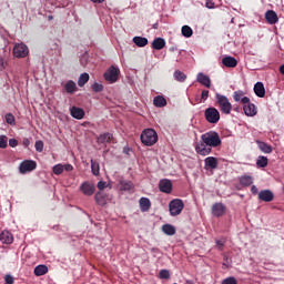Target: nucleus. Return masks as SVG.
Wrapping results in <instances>:
<instances>
[{
	"label": "nucleus",
	"mask_w": 284,
	"mask_h": 284,
	"mask_svg": "<svg viewBox=\"0 0 284 284\" xmlns=\"http://www.w3.org/2000/svg\"><path fill=\"white\" fill-rule=\"evenodd\" d=\"M221 143V135L216 131H209L201 135V141L195 144V152L200 156H207L212 154V148H219Z\"/></svg>",
	"instance_id": "f257e3e1"
},
{
	"label": "nucleus",
	"mask_w": 284,
	"mask_h": 284,
	"mask_svg": "<svg viewBox=\"0 0 284 284\" xmlns=\"http://www.w3.org/2000/svg\"><path fill=\"white\" fill-rule=\"evenodd\" d=\"M215 99H216V104L219 106V110L222 112V114L232 113V103L230 102V99H227V97L221 93H216Z\"/></svg>",
	"instance_id": "f03ea898"
},
{
	"label": "nucleus",
	"mask_w": 284,
	"mask_h": 284,
	"mask_svg": "<svg viewBox=\"0 0 284 284\" xmlns=\"http://www.w3.org/2000/svg\"><path fill=\"white\" fill-rule=\"evenodd\" d=\"M140 139L143 145L152 146L159 141V135L154 129H146L141 133Z\"/></svg>",
	"instance_id": "7ed1b4c3"
},
{
	"label": "nucleus",
	"mask_w": 284,
	"mask_h": 284,
	"mask_svg": "<svg viewBox=\"0 0 284 284\" xmlns=\"http://www.w3.org/2000/svg\"><path fill=\"white\" fill-rule=\"evenodd\" d=\"M185 203L181 199H174L169 203V211L171 216H179L183 212Z\"/></svg>",
	"instance_id": "20e7f679"
},
{
	"label": "nucleus",
	"mask_w": 284,
	"mask_h": 284,
	"mask_svg": "<svg viewBox=\"0 0 284 284\" xmlns=\"http://www.w3.org/2000/svg\"><path fill=\"white\" fill-rule=\"evenodd\" d=\"M204 116L207 123L216 124L221 121V113L214 106L207 108L204 111Z\"/></svg>",
	"instance_id": "39448f33"
},
{
	"label": "nucleus",
	"mask_w": 284,
	"mask_h": 284,
	"mask_svg": "<svg viewBox=\"0 0 284 284\" xmlns=\"http://www.w3.org/2000/svg\"><path fill=\"white\" fill-rule=\"evenodd\" d=\"M119 74H121V70L114 65H111L104 73V79L109 83H116L119 81Z\"/></svg>",
	"instance_id": "423d86ee"
},
{
	"label": "nucleus",
	"mask_w": 284,
	"mask_h": 284,
	"mask_svg": "<svg viewBox=\"0 0 284 284\" xmlns=\"http://www.w3.org/2000/svg\"><path fill=\"white\" fill-rule=\"evenodd\" d=\"M37 170V162L34 160H24L19 165L20 174H28V172H34Z\"/></svg>",
	"instance_id": "0eeeda50"
},
{
	"label": "nucleus",
	"mask_w": 284,
	"mask_h": 284,
	"mask_svg": "<svg viewBox=\"0 0 284 284\" xmlns=\"http://www.w3.org/2000/svg\"><path fill=\"white\" fill-rule=\"evenodd\" d=\"M13 57L17 59H26L28 57L30 50L28 49V45L26 43H18L13 47Z\"/></svg>",
	"instance_id": "6e6552de"
},
{
	"label": "nucleus",
	"mask_w": 284,
	"mask_h": 284,
	"mask_svg": "<svg viewBox=\"0 0 284 284\" xmlns=\"http://www.w3.org/2000/svg\"><path fill=\"white\" fill-rule=\"evenodd\" d=\"M111 199L112 197L110 196V194H108L103 191H100V192L95 193V195H94L97 205H101V206L108 205V201H111Z\"/></svg>",
	"instance_id": "1a4fd4ad"
},
{
	"label": "nucleus",
	"mask_w": 284,
	"mask_h": 284,
	"mask_svg": "<svg viewBox=\"0 0 284 284\" xmlns=\"http://www.w3.org/2000/svg\"><path fill=\"white\" fill-rule=\"evenodd\" d=\"M227 211V206L225 204L217 202L212 205V214L213 216H216L217 219L225 215V212Z\"/></svg>",
	"instance_id": "9d476101"
},
{
	"label": "nucleus",
	"mask_w": 284,
	"mask_h": 284,
	"mask_svg": "<svg viewBox=\"0 0 284 284\" xmlns=\"http://www.w3.org/2000/svg\"><path fill=\"white\" fill-rule=\"evenodd\" d=\"M80 191L82 192V194H84V196H92V194L97 192V187L91 182H83L80 185Z\"/></svg>",
	"instance_id": "9b49d317"
},
{
	"label": "nucleus",
	"mask_w": 284,
	"mask_h": 284,
	"mask_svg": "<svg viewBox=\"0 0 284 284\" xmlns=\"http://www.w3.org/2000/svg\"><path fill=\"white\" fill-rule=\"evenodd\" d=\"M121 192H134V183L130 180L119 181Z\"/></svg>",
	"instance_id": "f8f14e48"
},
{
	"label": "nucleus",
	"mask_w": 284,
	"mask_h": 284,
	"mask_svg": "<svg viewBox=\"0 0 284 284\" xmlns=\"http://www.w3.org/2000/svg\"><path fill=\"white\" fill-rule=\"evenodd\" d=\"M159 190L164 194H172V181L161 180L159 183Z\"/></svg>",
	"instance_id": "ddd939ff"
},
{
	"label": "nucleus",
	"mask_w": 284,
	"mask_h": 284,
	"mask_svg": "<svg viewBox=\"0 0 284 284\" xmlns=\"http://www.w3.org/2000/svg\"><path fill=\"white\" fill-rule=\"evenodd\" d=\"M260 201H264V203H272L274 201V193L270 190H263L258 193Z\"/></svg>",
	"instance_id": "4468645a"
},
{
	"label": "nucleus",
	"mask_w": 284,
	"mask_h": 284,
	"mask_svg": "<svg viewBox=\"0 0 284 284\" xmlns=\"http://www.w3.org/2000/svg\"><path fill=\"white\" fill-rule=\"evenodd\" d=\"M205 170H216L219 168V159L209 156L204 160Z\"/></svg>",
	"instance_id": "2eb2a0df"
},
{
	"label": "nucleus",
	"mask_w": 284,
	"mask_h": 284,
	"mask_svg": "<svg viewBox=\"0 0 284 284\" xmlns=\"http://www.w3.org/2000/svg\"><path fill=\"white\" fill-rule=\"evenodd\" d=\"M0 241L4 245H12V243L14 242V236H12V233H10L9 231H2L0 234Z\"/></svg>",
	"instance_id": "dca6fc26"
},
{
	"label": "nucleus",
	"mask_w": 284,
	"mask_h": 284,
	"mask_svg": "<svg viewBox=\"0 0 284 284\" xmlns=\"http://www.w3.org/2000/svg\"><path fill=\"white\" fill-rule=\"evenodd\" d=\"M265 20L270 26H274L278 23V14H276V11L274 10H267L265 13Z\"/></svg>",
	"instance_id": "f3484780"
},
{
	"label": "nucleus",
	"mask_w": 284,
	"mask_h": 284,
	"mask_svg": "<svg viewBox=\"0 0 284 284\" xmlns=\"http://www.w3.org/2000/svg\"><path fill=\"white\" fill-rule=\"evenodd\" d=\"M222 64L225 68H236L239 65V61L236 60V58H234L232 55H225L222 59Z\"/></svg>",
	"instance_id": "a211bd4d"
},
{
	"label": "nucleus",
	"mask_w": 284,
	"mask_h": 284,
	"mask_svg": "<svg viewBox=\"0 0 284 284\" xmlns=\"http://www.w3.org/2000/svg\"><path fill=\"white\" fill-rule=\"evenodd\" d=\"M70 114L73 119L81 121L85 116V111L79 106H72L70 109Z\"/></svg>",
	"instance_id": "6ab92c4d"
},
{
	"label": "nucleus",
	"mask_w": 284,
	"mask_h": 284,
	"mask_svg": "<svg viewBox=\"0 0 284 284\" xmlns=\"http://www.w3.org/2000/svg\"><path fill=\"white\" fill-rule=\"evenodd\" d=\"M196 81L201 83V85H204V88H211L212 85V80H210V77L205 75V73H199Z\"/></svg>",
	"instance_id": "aec40b11"
},
{
	"label": "nucleus",
	"mask_w": 284,
	"mask_h": 284,
	"mask_svg": "<svg viewBox=\"0 0 284 284\" xmlns=\"http://www.w3.org/2000/svg\"><path fill=\"white\" fill-rule=\"evenodd\" d=\"M243 110H244V113L246 114V116H256V105H254V103H248V104H245L243 106Z\"/></svg>",
	"instance_id": "412c9836"
},
{
	"label": "nucleus",
	"mask_w": 284,
	"mask_h": 284,
	"mask_svg": "<svg viewBox=\"0 0 284 284\" xmlns=\"http://www.w3.org/2000/svg\"><path fill=\"white\" fill-rule=\"evenodd\" d=\"M254 92L260 99H263V97H265V85L263 84V82L255 83Z\"/></svg>",
	"instance_id": "4be33fe9"
},
{
	"label": "nucleus",
	"mask_w": 284,
	"mask_h": 284,
	"mask_svg": "<svg viewBox=\"0 0 284 284\" xmlns=\"http://www.w3.org/2000/svg\"><path fill=\"white\" fill-rule=\"evenodd\" d=\"M64 90H65L67 94H74V92H77V90H78L77 83L72 80H69L64 84Z\"/></svg>",
	"instance_id": "5701e85b"
},
{
	"label": "nucleus",
	"mask_w": 284,
	"mask_h": 284,
	"mask_svg": "<svg viewBox=\"0 0 284 284\" xmlns=\"http://www.w3.org/2000/svg\"><path fill=\"white\" fill-rule=\"evenodd\" d=\"M112 139H114V136L112 135V133L106 132V133H102L99 135L98 138V143H111Z\"/></svg>",
	"instance_id": "b1692460"
},
{
	"label": "nucleus",
	"mask_w": 284,
	"mask_h": 284,
	"mask_svg": "<svg viewBox=\"0 0 284 284\" xmlns=\"http://www.w3.org/2000/svg\"><path fill=\"white\" fill-rule=\"evenodd\" d=\"M252 183H254V178H252L251 175H242L240 178V185H242L243 187H250Z\"/></svg>",
	"instance_id": "393cba45"
},
{
	"label": "nucleus",
	"mask_w": 284,
	"mask_h": 284,
	"mask_svg": "<svg viewBox=\"0 0 284 284\" xmlns=\"http://www.w3.org/2000/svg\"><path fill=\"white\" fill-rule=\"evenodd\" d=\"M153 105H155V108H165V105H168V100H165L163 95H156L153 99Z\"/></svg>",
	"instance_id": "a878e982"
},
{
	"label": "nucleus",
	"mask_w": 284,
	"mask_h": 284,
	"mask_svg": "<svg viewBox=\"0 0 284 284\" xmlns=\"http://www.w3.org/2000/svg\"><path fill=\"white\" fill-rule=\"evenodd\" d=\"M153 50H163L165 48V40L163 38H155L152 42Z\"/></svg>",
	"instance_id": "bb28decb"
},
{
	"label": "nucleus",
	"mask_w": 284,
	"mask_h": 284,
	"mask_svg": "<svg viewBox=\"0 0 284 284\" xmlns=\"http://www.w3.org/2000/svg\"><path fill=\"white\" fill-rule=\"evenodd\" d=\"M256 143L261 152H264V154H272V145L258 140L256 141Z\"/></svg>",
	"instance_id": "cd10ccee"
},
{
	"label": "nucleus",
	"mask_w": 284,
	"mask_h": 284,
	"mask_svg": "<svg viewBox=\"0 0 284 284\" xmlns=\"http://www.w3.org/2000/svg\"><path fill=\"white\" fill-rule=\"evenodd\" d=\"M152 207V203L150 202V199L148 197H141L140 199V209L142 212H148Z\"/></svg>",
	"instance_id": "c85d7f7f"
},
{
	"label": "nucleus",
	"mask_w": 284,
	"mask_h": 284,
	"mask_svg": "<svg viewBox=\"0 0 284 284\" xmlns=\"http://www.w3.org/2000/svg\"><path fill=\"white\" fill-rule=\"evenodd\" d=\"M33 274L36 276H45L48 274V267L44 264H40L34 267Z\"/></svg>",
	"instance_id": "c756f323"
},
{
	"label": "nucleus",
	"mask_w": 284,
	"mask_h": 284,
	"mask_svg": "<svg viewBox=\"0 0 284 284\" xmlns=\"http://www.w3.org/2000/svg\"><path fill=\"white\" fill-rule=\"evenodd\" d=\"M162 232L168 236H174V234H176V229L171 224H164L162 226Z\"/></svg>",
	"instance_id": "7c9ffc66"
},
{
	"label": "nucleus",
	"mask_w": 284,
	"mask_h": 284,
	"mask_svg": "<svg viewBox=\"0 0 284 284\" xmlns=\"http://www.w3.org/2000/svg\"><path fill=\"white\" fill-rule=\"evenodd\" d=\"M133 43L138 45V48H145V45H148V38L134 37Z\"/></svg>",
	"instance_id": "2f4dec72"
},
{
	"label": "nucleus",
	"mask_w": 284,
	"mask_h": 284,
	"mask_svg": "<svg viewBox=\"0 0 284 284\" xmlns=\"http://www.w3.org/2000/svg\"><path fill=\"white\" fill-rule=\"evenodd\" d=\"M88 81H90V74L88 73H82L79 79H78V85L79 88H83V85H85V83H88Z\"/></svg>",
	"instance_id": "473e14b6"
},
{
	"label": "nucleus",
	"mask_w": 284,
	"mask_h": 284,
	"mask_svg": "<svg viewBox=\"0 0 284 284\" xmlns=\"http://www.w3.org/2000/svg\"><path fill=\"white\" fill-rule=\"evenodd\" d=\"M173 77H174L175 81H179L180 83H183L185 81V79H187V75H185V73H183L181 70H176L173 73Z\"/></svg>",
	"instance_id": "72a5a7b5"
},
{
	"label": "nucleus",
	"mask_w": 284,
	"mask_h": 284,
	"mask_svg": "<svg viewBox=\"0 0 284 284\" xmlns=\"http://www.w3.org/2000/svg\"><path fill=\"white\" fill-rule=\"evenodd\" d=\"M267 156L260 155L256 161L257 168H267Z\"/></svg>",
	"instance_id": "f704fd0d"
},
{
	"label": "nucleus",
	"mask_w": 284,
	"mask_h": 284,
	"mask_svg": "<svg viewBox=\"0 0 284 284\" xmlns=\"http://www.w3.org/2000/svg\"><path fill=\"white\" fill-rule=\"evenodd\" d=\"M91 172L94 176H99V173H100L99 162L91 160Z\"/></svg>",
	"instance_id": "c9c22d12"
},
{
	"label": "nucleus",
	"mask_w": 284,
	"mask_h": 284,
	"mask_svg": "<svg viewBox=\"0 0 284 284\" xmlns=\"http://www.w3.org/2000/svg\"><path fill=\"white\" fill-rule=\"evenodd\" d=\"M182 34H183V37H186V39H190V37H192V34H194V31H192L190 26H183L182 27Z\"/></svg>",
	"instance_id": "e433bc0d"
},
{
	"label": "nucleus",
	"mask_w": 284,
	"mask_h": 284,
	"mask_svg": "<svg viewBox=\"0 0 284 284\" xmlns=\"http://www.w3.org/2000/svg\"><path fill=\"white\" fill-rule=\"evenodd\" d=\"M6 122L8 123V125H14L16 124V119L14 115L12 113H7L4 115Z\"/></svg>",
	"instance_id": "4c0bfd02"
},
{
	"label": "nucleus",
	"mask_w": 284,
	"mask_h": 284,
	"mask_svg": "<svg viewBox=\"0 0 284 284\" xmlns=\"http://www.w3.org/2000/svg\"><path fill=\"white\" fill-rule=\"evenodd\" d=\"M159 278L168 281L170 278V271L166 268H163L159 272Z\"/></svg>",
	"instance_id": "58836bf2"
},
{
	"label": "nucleus",
	"mask_w": 284,
	"mask_h": 284,
	"mask_svg": "<svg viewBox=\"0 0 284 284\" xmlns=\"http://www.w3.org/2000/svg\"><path fill=\"white\" fill-rule=\"evenodd\" d=\"M63 164H55L53 166V174H57L59 176L60 174H63Z\"/></svg>",
	"instance_id": "ea45409f"
},
{
	"label": "nucleus",
	"mask_w": 284,
	"mask_h": 284,
	"mask_svg": "<svg viewBox=\"0 0 284 284\" xmlns=\"http://www.w3.org/2000/svg\"><path fill=\"white\" fill-rule=\"evenodd\" d=\"M0 148L2 150H6V148H8V136L0 135Z\"/></svg>",
	"instance_id": "a19ab883"
},
{
	"label": "nucleus",
	"mask_w": 284,
	"mask_h": 284,
	"mask_svg": "<svg viewBox=\"0 0 284 284\" xmlns=\"http://www.w3.org/2000/svg\"><path fill=\"white\" fill-rule=\"evenodd\" d=\"M245 93L243 92V91H235L234 93H233V99H234V101H236V102H239V101H241L242 99H243V95H244Z\"/></svg>",
	"instance_id": "79ce46f5"
},
{
	"label": "nucleus",
	"mask_w": 284,
	"mask_h": 284,
	"mask_svg": "<svg viewBox=\"0 0 284 284\" xmlns=\"http://www.w3.org/2000/svg\"><path fill=\"white\" fill-rule=\"evenodd\" d=\"M93 92H103V84H99L98 82L92 84Z\"/></svg>",
	"instance_id": "37998d69"
},
{
	"label": "nucleus",
	"mask_w": 284,
	"mask_h": 284,
	"mask_svg": "<svg viewBox=\"0 0 284 284\" xmlns=\"http://www.w3.org/2000/svg\"><path fill=\"white\" fill-rule=\"evenodd\" d=\"M222 284H239L235 277H226L225 280L222 281Z\"/></svg>",
	"instance_id": "c03bdc74"
},
{
	"label": "nucleus",
	"mask_w": 284,
	"mask_h": 284,
	"mask_svg": "<svg viewBox=\"0 0 284 284\" xmlns=\"http://www.w3.org/2000/svg\"><path fill=\"white\" fill-rule=\"evenodd\" d=\"M215 243H216L217 250H220V252H223V247H225V241L216 240Z\"/></svg>",
	"instance_id": "a18cd8bd"
},
{
	"label": "nucleus",
	"mask_w": 284,
	"mask_h": 284,
	"mask_svg": "<svg viewBox=\"0 0 284 284\" xmlns=\"http://www.w3.org/2000/svg\"><path fill=\"white\" fill-rule=\"evenodd\" d=\"M34 148L37 152H43V141H37Z\"/></svg>",
	"instance_id": "49530a36"
},
{
	"label": "nucleus",
	"mask_w": 284,
	"mask_h": 284,
	"mask_svg": "<svg viewBox=\"0 0 284 284\" xmlns=\"http://www.w3.org/2000/svg\"><path fill=\"white\" fill-rule=\"evenodd\" d=\"M4 283H7V284H14V277L12 275H10V274H7L4 276Z\"/></svg>",
	"instance_id": "de8ad7c7"
},
{
	"label": "nucleus",
	"mask_w": 284,
	"mask_h": 284,
	"mask_svg": "<svg viewBox=\"0 0 284 284\" xmlns=\"http://www.w3.org/2000/svg\"><path fill=\"white\" fill-rule=\"evenodd\" d=\"M210 97V91L209 90H203L201 94V100L202 101H207V98Z\"/></svg>",
	"instance_id": "09e8293b"
},
{
	"label": "nucleus",
	"mask_w": 284,
	"mask_h": 284,
	"mask_svg": "<svg viewBox=\"0 0 284 284\" xmlns=\"http://www.w3.org/2000/svg\"><path fill=\"white\" fill-rule=\"evenodd\" d=\"M9 145L10 148H17V145H19V141H17V139H10Z\"/></svg>",
	"instance_id": "8fccbe9b"
},
{
	"label": "nucleus",
	"mask_w": 284,
	"mask_h": 284,
	"mask_svg": "<svg viewBox=\"0 0 284 284\" xmlns=\"http://www.w3.org/2000/svg\"><path fill=\"white\" fill-rule=\"evenodd\" d=\"M240 102L242 103V105H250V103H252V102H250V98H247V97L242 98V100H240Z\"/></svg>",
	"instance_id": "3c124183"
},
{
	"label": "nucleus",
	"mask_w": 284,
	"mask_h": 284,
	"mask_svg": "<svg viewBox=\"0 0 284 284\" xmlns=\"http://www.w3.org/2000/svg\"><path fill=\"white\" fill-rule=\"evenodd\" d=\"M63 170H65V172H72L74 170V166H72V164H64Z\"/></svg>",
	"instance_id": "603ef678"
},
{
	"label": "nucleus",
	"mask_w": 284,
	"mask_h": 284,
	"mask_svg": "<svg viewBox=\"0 0 284 284\" xmlns=\"http://www.w3.org/2000/svg\"><path fill=\"white\" fill-rule=\"evenodd\" d=\"M206 8H209V10H212V8H214V1L213 0H206Z\"/></svg>",
	"instance_id": "864d4df0"
},
{
	"label": "nucleus",
	"mask_w": 284,
	"mask_h": 284,
	"mask_svg": "<svg viewBox=\"0 0 284 284\" xmlns=\"http://www.w3.org/2000/svg\"><path fill=\"white\" fill-rule=\"evenodd\" d=\"M98 190H105V182L103 181L98 182Z\"/></svg>",
	"instance_id": "5fc2aeb1"
},
{
	"label": "nucleus",
	"mask_w": 284,
	"mask_h": 284,
	"mask_svg": "<svg viewBox=\"0 0 284 284\" xmlns=\"http://www.w3.org/2000/svg\"><path fill=\"white\" fill-rule=\"evenodd\" d=\"M0 70H6V61L3 58H0Z\"/></svg>",
	"instance_id": "6e6d98bb"
},
{
	"label": "nucleus",
	"mask_w": 284,
	"mask_h": 284,
	"mask_svg": "<svg viewBox=\"0 0 284 284\" xmlns=\"http://www.w3.org/2000/svg\"><path fill=\"white\" fill-rule=\"evenodd\" d=\"M251 192L252 194H258V187H256V185H252Z\"/></svg>",
	"instance_id": "4d7b16f0"
},
{
	"label": "nucleus",
	"mask_w": 284,
	"mask_h": 284,
	"mask_svg": "<svg viewBox=\"0 0 284 284\" xmlns=\"http://www.w3.org/2000/svg\"><path fill=\"white\" fill-rule=\"evenodd\" d=\"M93 3H103L105 0H91Z\"/></svg>",
	"instance_id": "13d9d810"
},
{
	"label": "nucleus",
	"mask_w": 284,
	"mask_h": 284,
	"mask_svg": "<svg viewBox=\"0 0 284 284\" xmlns=\"http://www.w3.org/2000/svg\"><path fill=\"white\" fill-rule=\"evenodd\" d=\"M280 73L284 75V64L280 67Z\"/></svg>",
	"instance_id": "bf43d9fd"
},
{
	"label": "nucleus",
	"mask_w": 284,
	"mask_h": 284,
	"mask_svg": "<svg viewBox=\"0 0 284 284\" xmlns=\"http://www.w3.org/2000/svg\"><path fill=\"white\" fill-rule=\"evenodd\" d=\"M49 19H52V17H49Z\"/></svg>",
	"instance_id": "052dcab7"
}]
</instances>
